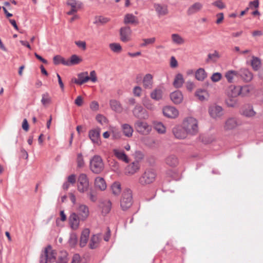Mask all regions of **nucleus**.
I'll list each match as a JSON object with an SVG mask.
<instances>
[{"mask_svg": "<svg viewBox=\"0 0 263 263\" xmlns=\"http://www.w3.org/2000/svg\"><path fill=\"white\" fill-rule=\"evenodd\" d=\"M171 41L175 45L180 46L185 43V39L179 34L174 33L171 35Z\"/></svg>", "mask_w": 263, "mask_h": 263, "instance_id": "a878e982", "label": "nucleus"}, {"mask_svg": "<svg viewBox=\"0 0 263 263\" xmlns=\"http://www.w3.org/2000/svg\"><path fill=\"white\" fill-rule=\"evenodd\" d=\"M77 165L78 167L80 168L82 167L84 165V161L81 154H79L78 155Z\"/></svg>", "mask_w": 263, "mask_h": 263, "instance_id": "338daca9", "label": "nucleus"}, {"mask_svg": "<svg viewBox=\"0 0 263 263\" xmlns=\"http://www.w3.org/2000/svg\"><path fill=\"white\" fill-rule=\"evenodd\" d=\"M109 106L113 111L117 113H121L123 111V107L121 104L117 100H110L109 101Z\"/></svg>", "mask_w": 263, "mask_h": 263, "instance_id": "bb28decb", "label": "nucleus"}, {"mask_svg": "<svg viewBox=\"0 0 263 263\" xmlns=\"http://www.w3.org/2000/svg\"><path fill=\"white\" fill-rule=\"evenodd\" d=\"M89 168L95 174L101 173L104 168V164L102 158L99 155L93 156L89 161Z\"/></svg>", "mask_w": 263, "mask_h": 263, "instance_id": "f03ea898", "label": "nucleus"}, {"mask_svg": "<svg viewBox=\"0 0 263 263\" xmlns=\"http://www.w3.org/2000/svg\"><path fill=\"white\" fill-rule=\"evenodd\" d=\"M195 97L200 101H204L208 100L209 93L208 91L204 89H197L195 92Z\"/></svg>", "mask_w": 263, "mask_h": 263, "instance_id": "393cba45", "label": "nucleus"}, {"mask_svg": "<svg viewBox=\"0 0 263 263\" xmlns=\"http://www.w3.org/2000/svg\"><path fill=\"white\" fill-rule=\"evenodd\" d=\"M163 114L167 118H175L178 116L179 111L173 106H167L163 108Z\"/></svg>", "mask_w": 263, "mask_h": 263, "instance_id": "f3484780", "label": "nucleus"}, {"mask_svg": "<svg viewBox=\"0 0 263 263\" xmlns=\"http://www.w3.org/2000/svg\"><path fill=\"white\" fill-rule=\"evenodd\" d=\"M121 127V130L125 137L127 138H130L132 137L134 129L130 125L127 123H124L122 124Z\"/></svg>", "mask_w": 263, "mask_h": 263, "instance_id": "c85d7f7f", "label": "nucleus"}, {"mask_svg": "<svg viewBox=\"0 0 263 263\" xmlns=\"http://www.w3.org/2000/svg\"><path fill=\"white\" fill-rule=\"evenodd\" d=\"M240 76L242 79L247 82L251 81L253 77L252 73L246 68L240 69Z\"/></svg>", "mask_w": 263, "mask_h": 263, "instance_id": "473e14b6", "label": "nucleus"}, {"mask_svg": "<svg viewBox=\"0 0 263 263\" xmlns=\"http://www.w3.org/2000/svg\"><path fill=\"white\" fill-rule=\"evenodd\" d=\"M184 83V79L183 75L181 73H177L174 78L173 86L176 88H181Z\"/></svg>", "mask_w": 263, "mask_h": 263, "instance_id": "f704fd0d", "label": "nucleus"}, {"mask_svg": "<svg viewBox=\"0 0 263 263\" xmlns=\"http://www.w3.org/2000/svg\"><path fill=\"white\" fill-rule=\"evenodd\" d=\"M239 96L245 97L248 96L250 93L251 88L248 85H245L241 87L239 86Z\"/></svg>", "mask_w": 263, "mask_h": 263, "instance_id": "5fc2aeb1", "label": "nucleus"}, {"mask_svg": "<svg viewBox=\"0 0 263 263\" xmlns=\"http://www.w3.org/2000/svg\"><path fill=\"white\" fill-rule=\"evenodd\" d=\"M80 4L75 0H67V15H70L80 9Z\"/></svg>", "mask_w": 263, "mask_h": 263, "instance_id": "ddd939ff", "label": "nucleus"}, {"mask_svg": "<svg viewBox=\"0 0 263 263\" xmlns=\"http://www.w3.org/2000/svg\"><path fill=\"white\" fill-rule=\"evenodd\" d=\"M41 102L44 106H47L51 102V98L47 92L42 95Z\"/></svg>", "mask_w": 263, "mask_h": 263, "instance_id": "864d4df0", "label": "nucleus"}, {"mask_svg": "<svg viewBox=\"0 0 263 263\" xmlns=\"http://www.w3.org/2000/svg\"><path fill=\"white\" fill-rule=\"evenodd\" d=\"M207 77V73L203 68H200L195 72V78L199 81H203Z\"/></svg>", "mask_w": 263, "mask_h": 263, "instance_id": "a19ab883", "label": "nucleus"}, {"mask_svg": "<svg viewBox=\"0 0 263 263\" xmlns=\"http://www.w3.org/2000/svg\"><path fill=\"white\" fill-rule=\"evenodd\" d=\"M112 193L115 195H118L121 191V185L120 183L116 182H114L111 186Z\"/></svg>", "mask_w": 263, "mask_h": 263, "instance_id": "6e6d98bb", "label": "nucleus"}, {"mask_svg": "<svg viewBox=\"0 0 263 263\" xmlns=\"http://www.w3.org/2000/svg\"><path fill=\"white\" fill-rule=\"evenodd\" d=\"M66 220V215L64 210L60 212V218H57L56 220V224L58 227H64V221Z\"/></svg>", "mask_w": 263, "mask_h": 263, "instance_id": "09e8293b", "label": "nucleus"}, {"mask_svg": "<svg viewBox=\"0 0 263 263\" xmlns=\"http://www.w3.org/2000/svg\"><path fill=\"white\" fill-rule=\"evenodd\" d=\"M74 210L77 211V214L81 221L86 220L89 216V208L84 204L82 203L78 205L77 207L74 209Z\"/></svg>", "mask_w": 263, "mask_h": 263, "instance_id": "6e6552de", "label": "nucleus"}, {"mask_svg": "<svg viewBox=\"0 0 263 263\" xmlns=\"http://www.w3.org/2000/svg\"><path fill=\"white\" fill-rule=\"evenodd\" d=\"M164 88L163 87H156L150 93V97L153 100L159 101L163 99L164 95Z\"/></svg>", "mask_w": 263, "mask_h": 263, "instance_id": "412c9836", "label": "nucleus"}, {"mask_svg": "<svg viewBox=\"0 0 263 263\" xmlns=\"http://www.w3.org/2000/svg\"><path fill=\"white\" fill-rule=\"evenodd\" d=\"M88 136L91 142L97 145H100L102 143L100 137V129H92L89 130Z\"/></svg>", "mask_w": 263, "mask_h": 263, "instance_id": "4468645a", "label": "nucleus"}, {"mask_svg": "<svg viewBox=\"0 0 263 263\" xmlns=\"http://www.w3.org/2000/svg\"><path fill=\"white\" fill-rule=\"evenodd\" d=\"M203 5L199 2H196L192 4L187 9V13L189 15H192L199 12L202 8Z\"/></svg>", "mask_w": 263, "mask_h": 263, "instance_id": "c756f323", "label": "nucleus"}, {"mask_svg": "<svg viewBox=\"0 0 263 263\" xmlns=\"http://www.w3.org/2000/svg\"><path fill=\"white\" fill-rule=\"evenodd\" d=\"M88 81H90L92 83H96L98 81L97 73L95 70H92L88 74Z\"/></svg>", "mask_w": 263, "mask_h": 263, "instance_id": "680f3d73", "label": "nucleus"}, {"mask_svg": "<svg viewBox=\"0 0 263 263\" xmlns=\"http://www.w3.org/2000/svg\"><path fill=\"white\" fill-rule=\"evenodd\" d=\"M109 21V19L107 17L99 16L96 17L95 24H105Z\"/></svg>", "mask_w": 263, "mask_h": 263, "instance_id": "052dcab7", "label": "nucleus"}, {"mask_svg": "<svg viewBox=\"0 0 263 263\" xmlns=\"http://www.w3.org/2000/svg\"><path fill=\"white\" fill-rule=\"evenodd\" d=\"M226 94L227 97L236 98L239 96V86L230 85L226 90Z\"/></svg>", "mask_w": 263, "mask_h": 263, "instance_id": "5701e85b", "label": "nucleus"}, {"mask_svg": "<svg viewBox=\"0 0 263 263\" xmlns=\"http://www.w3.org/2000/svg\"><path fill=\"white\" fill-rule=\"evenodd\" d=\"M90 186L89 180L85 173H81L78 177L77 187L80 193H85L88 191Z\"/></svg>", "mask_w": 263, "mask_h": 263, "instance_id": "7ed1b4c3", "label": "nucleus"}, {"mask_svg": "<svg viewBox=\"0 0 263 263\" xmlns=\"http://www.w3.org/2000/svg\"><path fill=\"white\" fill-rule=\"evenodd\" d=\"M132 30L128 27H125L120 29V40L123 42H127L131 40Z\"/></svg>", "mask_w": 263, "mask_h": 263, "instance_id": "6ab92c4d", "label": "nucleus"}, {"mask_svg": "<svg viewBox=\"0 0 263 263\" xmlns=\"http://www.w3.org/2000/svg\"><path fill=\"white\" fill-rule=\"evenodd\" d=\"M241 124L240 120L235 117H230L225 121L223 128L225 130H231L236 128Z\"/></svg>", "mask_w": 263, "mask_h": 263, "instance_id": "1a4fd4ad", "label": "nucleus"}, {"mask_svg": "<svg viewBox=\"0 0 263 263\" xmlns=\"http://www.w3.org/2000/svg\"><path fill=\"white\" fill-rule=\"evenodd\" d=\"M212 5L219 9H222L226 7V5L223 3L222 0L216 1L213 3Z\"/></svg>", "mask_w": 263, "mask_h": 263, "instance_id": "69168bd1", "label": "nucleus"}, {"mask_svg": "<svg viewBox=\"0 0 263 263\" xmlns=\"http://www.w3.org/2000/svg\"><path fill=\"white\" fill-rule=\"evenodd\" d=\"M77 181H78V177L76 174L69 175L67 177V190L71 186H74Z\"/></svg>", "mask_w": 263, "mask_h": 263, "instance_id": "79ce46f5", "label": "nucleus"}, {"mask_svg": "<svg viewBox=\"0 0 263 263\" xmlns=\"http://www.w3.org/2000/svg\"><path fill=\"white\" fill-rule=\"evenodd\" d=\"M78 77L81 85L88 81V73L87 71L79 73L78 74Z\"/></svg>", "mask_w": 263, "mask_h": 263, "instance_id": "8fccbe9b", "label": "nucleus"}, {"mask_svg": "<svg viewBox=\"0 0 263 263\" xmlns=\"http://www.w3.org/2000/svg\"><path fill=\"white\" fill-rule=\"evenodd\" d=\"M124 22L125 24H134L138 23V20L133 14H127L125 16Z\"/></svg>", "mask_w": 263, "mask_h": 263, "instance_id": "de8ad7c7", "label": "nucleus"}, {"mask_svg": "<svg viewBox=\"0 0 263 263\" xmlns=\"http://www.w3.org/2000/svg\"><path fill=\"white\" fill-rule=\"evenodd\" d=\"M143 86L145 89H151L153 86V77L151 74H146L143 79Z\"/></svg>", "mask_w": 263, "mask_h": 263, "instance_id": "cd10ccee", "label": "nucleus"}, {"mask_svg": "<svg viewBox=\"0 0 263 263\" xmlns=\"http://www.w3.org/2000/svg\"><path fill=\"white\" fill-rule=\"evenodd\" d=\"M101 237L98 235H93L90 238L89 243V247L90 249H93L97 248L99 245Z\"/></svg>", "mask_w": 263, "mask_h": 263, "instance_id": "e433bc0d", "label": "nucleus"}, {"mask_svg": "<svg viewBox=\"0 0 263 263\" xmlns=\"http://www.w3.org/2000/svg\"><path fill=\"white\" fill-rule=\"evenodd\" d=\"M89 234L90 230L88 228H85L82 231L79 243L81 247H84L86 245L88 242Z\"/></svg>", "mask_w": 263, "mask_h": 263, "instance_id": "b1692460", "label": "nucleus"}, {"mask_svg": "<svg viewBox=\"0 0 263 263\" xmlns=\"http://www.w3.org/2000/svg\"><path fill=\"white\" fill-rule=\"evenodd\" d=\"M209 114L210 117L214 119L220 118L223 115V108L216 104H213L209 108Z\"/></svg>", "mask_w": 263, "mask_h": 263, "instance_id": "9d476101", "label": "nucleus"}, {"mask_svg": "<svg viewBox=\"0 0 263 263\" xmlns=\"http://www.w3.org/2000/svg\"><path fill=\"white\" fill-rule=\"evenodd\" d=\"M154 128L159 134H163L166 133V127L161 122H156L154 124Z\"/></svg>", "mask_w": 263, "mask_h": 263, "instance_id": "603ef678", "label": "nucleus"}, {"mask_svg": "<svg viewBox=\"0 0 263 263\" xmlns=\"http://www.w3.org/2000/svg\"><path fill=\"white\" fill-rule=\"evenodd\" d=\"M156 174L152 170H146L139 178V183L141 185H146L153 183L156 178Z\"/></svg>", "mask_w": 263, "mask_h": 263, "instance_id": "39448f33", "label": "nucleus"}, {"mask_svg": "<svg viewBox=\"0 0 263 263\" xmlns=\"http://www.w3.org/2000/svg\"><path fill=\"white\" fill-rule=\"evenodd\" d=\"M165 163L170 166L175 167L178 164V160L176 156L171 155L166 158Z\"/></svg>", "mask_w": 263, "mask_h": 263, "instance_id": "ea45409f", "label": "nucleus"}, {"mask_svg": "<svg viewBox=\"0 0 263 263\" xmlns=\"http://www.w3.org/2000/svg\"><path fill=\"white\" fill-rule=\"evenodd\" d=\"M110 50L114 53L119 54L122 51L121 45L118 43H111L108 45Z\"/></svg>", "mask_w": 263, "mask_h": 263, "instance_id": "c03bdc74", "label": "nucleus"}, {"mask_svg": "<svg viewBox=\"0 0 263 263\" xmlns=\"http://www.w3.org/2000/svg\"><path fill=\"white\" fill-rule=\"evenodd\" d=\"M154 7L157 14L159 16H163L167 15L168 13V10L167 6L165 5H163L159 3H155Z\"/></svg>", "mask_w": 263, "mask_h": 263, "instance_id": "4be33fe9", "label": "nucleus"}, {"mask_svg": "<svg viewBox=\"0 0 263 263\" xmlns=\"http://www.w3.org/2000/svg\"><path fill=\"white\" fill-rule=\"evenodd\" d=\"M142 104L147 109L150 111H153L156 108L154 104L148 99L145 98L143 99Z\"/></svg>", "mask_w": 263, "mask_h": 263, "instance_id": "a18cd8bd", "label": "nucleus"}, {"mask_svg": "<svg viewBox=\"0 0 263 263\" xmlns=\"http://www.w3.org/2000/svg\"><path fill=\"white\" fill-rule=\"evenodd\" d=\"M140 168L138 161H134L128 165L125 168L124 173L127 176H132L139 172Z\"/></svg>", "mask_w": 263, "mask_h": 263, "instance_id": "dca6fc26", "label": "nucleus"}, {"mask_svg": "<svg viewBox=\"0 0 263 263\" xmlns=\"http://www.w3.org/2000/svg\"><path fill=\"white\" fill-rule=\"evenodd\" d=\"M83 61L82 58L76 54L71 55L69 60L67 61V65L73 66L78 65Z\"/></svg>", "mask_w": 263, "mask_h": 263, "instance_id": "58836bf2", "label": "nucleus"}, {"mask_svg": "<svg viewBox=\"0 0 263 263\" xmlns=\"http://www.w3.org/2000/svg\"><path fill=\"white\" fill-rule=\"evenodd\" d=\"M238 72L234 70H230L227 71L224 74V76L229 83H233L235 78L238 75Z\"/></svg>", "mask_w": 263, "mask_h": 263, "instance_id": "c9c22d12", "label": "nucleus"}, {"mask_svg": "<svg viewBox=\"0 0 263 263\" xmlns=\"http://www.w3.org/2000/svg\"><path fill=\"white\" fill-rule=\"evenodd\" d=\"M90 108L92 110L96 111L99 110V103L96 101H93L91 102L90 104Z\"/></svg>", "mask_w": 263, "mask_h": 263, "instance_id": "774afa93", "label": "nucleus"}, {"mask_svg": "<svg viewBox=\"0 0 263 263\" xmlns=\"http://www.w3.org/2000/svg\"><path fill=\"white\" fill-rule=\"evenodd\" d=\"M55 252L51 246H48L44 249L41 255L40 263H51L55 258Z\"/></svg>", "mask_w": 263, "mask_h": 263, "instance_id": "20e7f679", "label": "nucleus"}, {"mask_svg": "<svg viewBox=\"0 0 263 263\" xmlns=\"http://www.w3.org/2000/svg\"><path fill=\"white\" fill-rule=\"evenodd\" d=\"M100 206L102 209V212L104 214H107L110 211L111 203L109 200H106L102 202Z\"/></svg>", "mask_w": 263, "mask_h": 263, "instance_id": "49530a36", "label": "nucleus"}, {"mask_svg": "<svg viewBox=\"0 0 263 263\" xmlns=\"http://www.w3.org/2000/svg\"><path fill=\"white\" fill-rule=\"evenodd\" d=\"M133 114L137 118L147 119L149 117L148 112L140 104H137L133 109Z\"/></svg>", "mask_w": 263, "mask_h": 263, "instance_id": "9b49d317", "label": "nucleus"}, {"mask_svg": "<svg viewBox=\"0 0 263 263\" xmlns=\"http://www.w3.org/2000/svg\"><path fill=\"white\" fill-rule=\"evenodd\" d=\"M96 120L101 124L103 125L107 123V119L104 116L98 114L96 117Z\"/></svg>", "mask_w": 263, "mask_h": 263, "instance_id": "0e129e2a", "label": "nucleus"}, {"mask_svg": "<svg viewBox=\"0 0 263 263\" xmlns=\"http://www.w3.org/2000/svg\"><path fill=\"white\" fill-rule=\"evenodd\" d=\"M68 197L70 201V208L72 210L74 211V209L77 207L78 205L81 204L77 202L76 191L69 192L68 193Z\"/></svg>", "mask_w": 263, "mask_h": 263, "instance_id": "7c9ffc66", "label": "nucleus"}, {"mask_svg": "<svg viewBox=\"0 0 263 263\" xmlns=\"http://www.w3.org/2000/svg\"><path fill=\"white\" fill-rule=\"evenodd\" d=\"M208 57V62H216L220 58V54L217 50H215L213 53H209Z\"/></svg>", "mask_w": 263, "mask_h": 263, "instance_id": "3c124183", "label": "nucleus"}, {"mask_svg": "<svg viewBox=\"0 0 263 263\" xmlns=\"http://www.w3.org/2000/svg\"><path fill=\"white\" fill-rule=\"evenodd\" d=\"M156 41V38L153 37L148 39H144L142 40L143 43L140 44L141 47H144L148 45L153 44Z\"/></svg>", "mask_w": 263, "mask_h": 263, "instance_id": "13d9d810", "label": "nucleus"}, {"mask_svg": "<svg viewBox=\"0 0 263 263\" xmlns=\"http://www.w3.org/2000/svg\"><path fill=\"white\" fill-rule=\"evenodd\" d=\"M182 124L189 135L195 136L198 134V122L196 118L192 117H186L183 119Z\"/></svg>", "mask_w": 263, "mask_h": 263, "instance_id": "f257e3e1", "label": "nucleus"}, {"mask_svg": "<svg viewBox=\"0 0 263 263\" xmlns=\"http://www.w3.org/2000/svg\"><path fill=\"white\" fill-rule=\"evenodd\" d=\"M171 100L175 104H179L182 103L184 97L180 90H175L170 95Z\"/></svg>", "mask_w": 263, "mask_h": 263, "instance_id": "aec40b11", "label": "nucleus"}, {"mask_svg": "<svg viewBox=\"0 0 263 263\" xmlns=\"http://www.w3.org/2000/svg\"><path fill=\"white\" fill-rule=\"evenodd\" d=\"M240 114L244 117L250 118L255 117L256 113L252 105L247 104L241 108Z\"/></svg>", "mask_w": 263, "mask_h": 263, "instance_id": "a211bd4d", "label": "nucleus"}, {"mask_svg": "<svg viewBox=\"0 0 263 263\" xmlns=\"http://www.w3.org/2000/svg\"><path fill=\"white\" fill-rule=\"evenodd\" d=\"M95 187L101 191H104L106 187V183L103 178L97 177L95 180Z\"/></svg>", "mask_w": 263, "mask_h": 263, "instance_id": "72a5a7b5", "label": "nucleus"}, {"mask_svg": "<svg viewBox=\"0 0 263 263\" xmlns=\"http://www.w3.org/2000/svg\"><path fill=\"white\" fill-rule=\"evenodd\" d=\"M226 103L228 106L233 107L236 106L237 101L236 98L227 97Z\"/></svg>", "mask_w": 263, "mask_h": 263, "instance_id": "bf43d9fd", "label": "nucleus"}, {"mask_svg": "<svg viewBox=\"0 0 263 263\" xmlns=\"http://www.w3.org/2000/svg\"><path fill=\"white\" fill-rule=\"evenodd\" d=\"M109 130L110 135H111L113 139H117L120 138V133L116 127L114 126H110Z\"/></svg>", "mask_w": 263, "mask_h": 263, "instance_id": "4d7b16f0", "label": "nucleus"}, {"mask_svg": "<svg viewBox=\"0 0 263 263\" xmlns=\"http://www.w3.org/2000/svg\"><path fill=\"white\" fill-rule=\"evenodd\" d=\"M78 242V237L77 233L74 232L70 233L68 241L70 247L74 248L77 245Z\"/></svg>", "mask_w": 263, "mask_h": 263, "instance_id": "4c0bfd02", "label": "nucleus"}, {"mask_svg": "<svg viewBox=\"0 0 263 263\" xmlns=\"http://www.w3.org/2000/svg\"><path fill=\"white\" fill-rule=\"evenodd\" d=\"M172 133L174 137L178 139H184L189 135L183 128L182 124L174 127L172 129Z\"/></svg>", "mask_w": 263, "mask_h": 263, "instance_id": "f8f14e48", "label": "nucleus"}, {"mask_svg": "<svg viewBox=\"0 0 263 263\" xmlns=\"http://www.w3.org/2000/svg\"><path fill=\"white\" fill-rule=\"evenodd\" d=\"M80 218L74 212H72L69 217L68 224L70 228L73 230H77L80 226Z\"/></svg>", "mask_w": 263, "mask_h": 263, "instance_id": "2eb2a0df", "label": "nucleus"}, {"mask_svg": "<svg viewBox=\"0 0 263 263\" xmlns=\"http://www.w3.org/2000/svg\"><path fill=\"white\" fill-rule=\"evenodd\" d=\"M221 78L222 74L220 72L214 73L211 77V79L213 82H217L219 81Z\"/></svg>", "mask_w": 263, "mask_h": 263, "instance_id": "e2e57ef3", "label": "nucleus"}, {"mask_svg": "<svg viewBox=\"0 0 263 263\" xmlns=\"http://www.w3.org/2000/svg\"><path fill=\"white\" fill-rule=\"evenodd\" d=\"M136 131L143 135H147L151 132L152 128L146 122L138 120L135 123Z\"/></svg>", "mask_w": 263, "mask_h": 263, "instance_id": "0eeeda50", "label": "nucleus"}, {"mask_svg": "<svg viewBox=\"0 0 263 263\" xmlns=\"http://www.w3.org/2000/svg\"><path fill=\"white\" fill-rule=\"evenodd\" d=\"M114 153L116 157L119 159L122 160L126 163H128L129 162V159L127 156L125 155L123 151L118 149H114Z\"/></svg>", "mask_w": 263, "mask_h": 263, "instance_id": "37998d69", "label": "nucleus"}, {"mask_svg": "<svg viewBox=\"0 0 263 263\" xmlns=\"http://www.w3.org/2000/svg\"><path fill=\"white\" fill-rule=\"evenodd\" d=\"M132 204V193L130 190L123 192L120 202V205L123 210L128 209Z\"/></svg>", "mask_w": 263, "mask_h": 263, "instance_id": "423d86ee", "label": "nucleus"}, {"mask_svg": "<svg viewBox=\"0 0 263 263\" xmlns=\"http://www.w3.org/2000/svg\"><path fill=\"white\" fill-rule=\"evenodd\" d=\"M250 64L254 71H258L261 67L262 63L260 59L257 57L252 56Z\"/></svg>", "mask_w": 263, "mask_h": 263, "instance_id": "2f4dec72", "label": "nucleus"}]
</instances>
